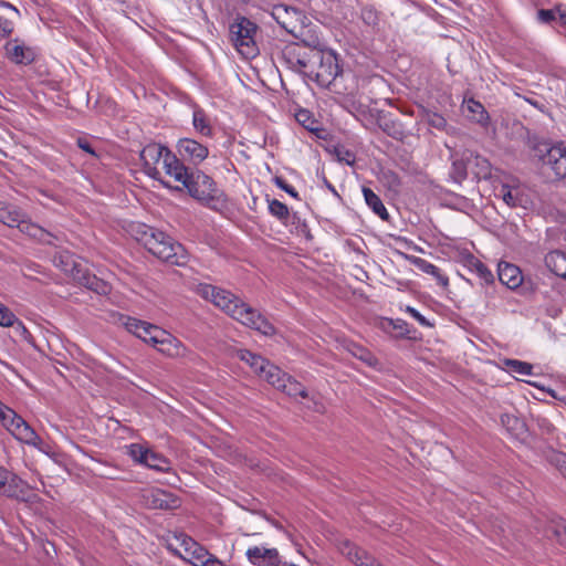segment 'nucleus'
Returning <instances> with one entry per match:
<instances>
[{"mask_svg":"<svg viewBox=\"0 0 566 566\" xmlns=\"http://www.w3.org/2000/svg\"><path fill=\"white\" fill-rule=\"evenodd\" d=\"M196 293L206 301H210L216 307L241 324L258 331L265 336L275 334V327L265 316L255 308L244 303L237 295L224 289L200 283L196 286Z\"/></svg>","mask_w":566,"mask_h":566,"instance_id":"f257e3e1","label":"nucleus"},{"mask_svg":"<svg viewBox=\"0 0 566 566\" xmlns=\"http://www.w3.org/2000/svg\"><path fill=\"white\" fill-rule=\"evenodd\" d=\"M256 23L243 15H238L229 25V38L235 50L245 57H254L259 53L256 45Z\"/></svg>","mask_w":566,"mask_h":566,"instance_id":"f03ea898","label":"nucleus"},{"mask_svg":"<svg viewBox=\"0 0 566 566\" xmlns=\"http://www.w3.org/2000/svg\"><path fill=\"white\" fill-rule=\"evenodd\" d=\"M157 259L172 265H184L188 260L187 252L182 244L175 241L163 231H158L146 248Z\"/></svg>","mask_w":566,"mask_h":566,"instance_id":"7ed1b4c3","label":"nucleus"},{"mask_svg":"<svg viewBox=\"0 0 566 566\" xmlns=\"http://www.w3.org/2000/svg\"><path fill=\"white\" fill-rule=\"evenodd\" d=\"M184 188L188 190L192 198L208 207H212L220 196L213 179L201 170H191ZM172 189L180 191L182 187L177 186L172 187Z\"/></svg>","mask_w":566,"mask_h":566,"instance_id":"20e7f679","label":"nucleus"},{"mask_svg":"<svg viewBox=\"0 0 566 566\" xmlns=\"http://www.w3.org/2000/svg\"><path fill=\"white\" fill-rule=\"evenodd\" d=\"M0 423L20 442L40 449L42 439L29 423L8 406L0 408Z\"/></svg>","mask_w":566,"mask_h":566,"instance_id":"39448f33","label":"nucleus"},{"mask_svg":"<svg viewBox=\"0 0 566 566\" xmlns=\"http://www.w3.org/2000/svg\"><path fill=\"white\" fill-rule=\"evenodd\" d=\"M535 156L542 161L543 166L548 167L555 178L566 177V146L564 143L549 144L539 142L533 147Z\"/></svg>","mask_w":566,"mask_h":566,"instance_id":"423d86ee","label":"nucleus"},{"mask_svg":"<svg viewBox=\"0 0 566 566\" xmlns=\"http://www.w3.org/2000/svg\"><path fill=\"white\" fill-rule=\"evenodd\" d=\"M313 73L310 78L314 80L318 85L328 87L342 73L336 55L331 51H314Z\"/></svg>","mask_w":566,"mask_h":566,"instance_id":"0eeeda50","label":"nucleus"},{"mask_svg":"<svg viewBox=\"0 0 566 566\" xmlns=\"http://www.w3.org/2000/svg\"><path fill=\"white\" fill-rule=\"evenodd\" d=\"M316 50L315 46H310V43L287 45L282 52V61L292 71L308 77L313 73L314 51Z\"/></svg>","mask_w":566,"mask_h":566,"instance_id":"6e6552de","label":"nucleus"},{"mask_svg":"<svg viewBox=\"0 0 566 566\" xmlns=\"http://www.w3.org/2000/svg\"><path fill=\"white\" fill-rule=\"evenodd\" d=\"M167 150H169L166 146H163L157 143H151L146 145L140 151V160L143 163L144 171L153 179L160 181V184L168 188L172 189L169 182L161 179V172L158 169V165L161 164L164 166V159Z\"/></svg>","mask_w":566,"mask_h":566,"instance_id":"1a4fd4ad","label":"nucleus"},{"mask_svg":"<svg viewBox=\"0 0 566 566\" xmlns=\"http://www.w3.org/2000/svg\"><path fill=\"white\" fill-rule=\"evenodd\" d=\"M0 222L10 228L17 227L21 232L34 238H41L43 232L42 228L27 220L20 209L4 202H0Z\"/></svg>","mask_w":566,"mask_h":566,"instance_id":"9d476101","label":"nucleus"},{"mask_svg":"<svg viewBox=\"0 0 566 566\" xmlns=\"http://www.w3.org/2000/svg\"><path fill=\"white\" fill-rule=\"evenodd\" d=\"M155 332L158 334V336L155 338V342L151 346L155 347L160 354L169 358H182L188 355L189 349L176 336L165 329Z\"/></svg>","mask_w":566,"mask_h":566,"instance_id":"9b49d317","label":"nucleus"},{"mask_svg":"<svg viewBox=\"0 0 566 566\" xmlns=\"http://www.w3.org/2000/svg\"><path fill=\"white\" fill-rule=\"evenodd\" d=\"M245 555L254 566H297L294 563L283 562L276 548L252 546L248 548Z\"/></svg>","mask_w":566,"mask_h":566,"instance_id":"f8f14e48","label":"nucleus"},{"mask_svg":"<svg viewBox=\"0 0 566 566\" xmlns=\"http://www.w3.org/2000/svg\"><path fill=\"white\" fill-rule=\"evenodd\" d=\"M272 17L286 32L295 38L300 36L302 28L295 23L303 17L300 10L285 4H276L273 7Z\"/></svg>","mask_w":566,"mask_h":566,"instance_id":"ddd939ff","label":"nucleus"},{"mask_svg":"<svg viewBox=\"0 0 566 566\" xmlns=\"http://www.w3.org/2000/svg\"><path fill=\"white\" fill-rule=\"evenodd\" d=\"M177 151L184 160L200 164L209 155V148L192 138H181L177 143Z\"/></svg>","mask_w":566,"mask_h":566,"instance_id":"4468645a","label":"nucleus"},{"mask_svg":"<svg viewBox=\"0 0 566 566\" xmlns=\"http://www.w3.org/2000/svg\"><path fill=\"white\" fill-rule=\"evenodd\" d=\"M123 325L127 332L134 334L143 342L153 345L158 334L155 331H161L157 325L150 324L145 321L137 319L135 317L127 316L123 319Z\"/></svg>","mask_w":566,"mask_h":566,"instance_id":"2eb2a0df","label":"nucleus"},{"mask_svg":"<svg viewBox=\"0 0 566 566\" xmlns=\"http://www.w3.org/2000/svg\"><path fill=\"white\" fill-rule=\"evenodd\" d=\"M177 538L180 539L185 552V554L178 555L191 565L202 566L205 560L210 556V553L191 537L180 534Z\"/></svg>","mask_w":566,"mask_h":566,"instance_id":"dca6fc26","label":"nucleus"},{"mask_svg":"<svg viewBox=\"0 0 566 566\" xmlns=\"http://www.w3.org/2000/svg\"><path fill=\"white\" fill-rule=\"evenodd\" d=\"M6 56L14 64L29 65L35 60V52L19 39L10 40L4 45Z\"/></svg>","mask_w":566,"mask_h":566,"instance_id":"f3484780","label":"nucleus"},{"mask_svg":"<svg viewBox=\"0 0 566 566\" xmlns=\"http://www.w3.org/2000/svg\"><path fill=\"white\" fill-rule=\"evenodd\" d=\"M499 196L511 208L521 207L527 209L532 205L530 196L520 185L503 184L499 189Z\"/></svg>","mask_w":566,"mask_h":566,"instance_id":"a211bd4d","label":"nucleus"},{"mask_svg":"<svg viewBox=\"0 0 566 566\" xmlns=\"http://www.w3.org/2000/svg\"><path fill=\"white\" fill-rule=\"evenodd\" d=\"M146 504L154 510H175L179 507V499L170 492L155 489L145 495Z\"/></svg>","mask_w":566,"mask_h":566,"instance_id":"6ab92c4d","label":"nucleus"},{"mask_svg":"<svg viewBox=\"0 0 566 566\" xmlns=\"http://www.w3.org/2000/svg\"><path fill=\"white\" fill-rule=\"evenodd\" d=\"M163 169L165 170L166 175L172 177L177 182H180L182 187L185 186L191 172L170 150H167L166 153Z\"/></svg>","mask_w":566,"mask_h":566,"instance_id":"aec40b11","label":"nucleus"},{"mask_svg":"<svg viewBox=\"0 0 566 566\" xmlns=\"http://www.w3.org/2000/svg\"><path fill=\"white\" fill-rule=\"evenodd\" d=\"M7 481L0 489V493L12 499L27 501V493L30 486L27 482L20 479L17 474L7 472Z\"/></svg>","mask_w":566,"mask_h":566,"instance_id":"412c9836","label":"nucleus"},{"mask_svg":"<svg viewBox=\"0 0 566 566\" xmlns=\"http://www.w3.org/2000/svg\"><path fill=\"white\" fill-rule=\"evenodd\" d=\"M497 275L500 282L511 290L518 287L523 282L520 268L507 262L499 263Z\"/></svg>","mask_w":566,"mask_h":566,"instance_id":"4be33fe9","label":"nucleus"},{"mask_svg":"<svg viewBox=\"0 0 566 566\" xmlns=\"http://www.w3.org/2000/svg\"><path fill=\"white\" fill-rule=\"evenodd\" d=\"M342 553L356 566H382L376 559L369 556L364 549L346 542L342 548Z\"/></svg>","mask_w":566,"mask_h":566,"instance_id":"5701e85b","label":"nucleus"},{"mask_svg":"<svg viewBox=\"0 0 566 566\" xmlns=\"http://www.w3.org/2000/svg\"><path fill=\"white\" fill-rule=\"evenodd\" d=\"M378 326L382 332L392 334L395 337L410 338V325L401 318L394 319L384 317L380 319Z\"/></svg>","mask_w":566,"mask_h":566,"instance_id":"b1692460","label":"nucleus"},{"mask_svg":"<svg viewBox=\"0 0 566 566\" xmlns=\"http://www.w3.org/2000/svg\"><path fill=\"white\" fill-rule=\"evenodd\" d=\"M544 261L552 273L566 280V252L551 251L545 255Z\"/></svg>","mask_w":566,"mask_h":566,"instance_id":"393cba45","label":"nucleus"},{"mask_svg":"<svg viewBox=\"0 0 566 566\" xmlns=\"http://www.w3.org/2000/svg\"><path fill=\"white\" fill-rule=\"evenodd\" d=\"M501 423L503 428L506 430V432L515 439L523 438L526 433L525 422L515 415H501Z\"/></svg>","mask_w":566,"mask_h":566,"instance_id":"a878e982","label":"nucleus"},{"mask_svg":"<svg viewBox=\"0 0 566 566\" xmlns=\"http://www.w3.org/2000/svg\"><path fill=\"white\" fill-rule=\"evenodd\" d=\"M412 264L421 272L433 276L441 286H447L449 284L448 276H446L441 272V270L433 263H431L422 258L413 256Z\"/></svg>","mask_w":566,"mask_h":566,"instance_id":"bb28decb","label":"nucleus"},{"mask_svg":"<svg viewBox=\"0 0 566 566\" xmlns=\"http://www.w3.org/2000/svg\"><path fill=\"white\" fill-rule=\"evenodd\" d=\"M464 107L469 113V118L484 127H486L490 123V116L484 106L473 99L469 98L464 102Z\"/></svg>","mask_w":566,"mask_h":566,"instance_id":"cd10ccee","label":"nucleus"},{"mask_svg":"<svg viewBox=\"0 0 566 566\" xmlns=\"http://www.w3.org/2000/svg\"><path fill=\"white\" fill-rule=\"evenodd\" d=\"M465 264L470 272L474 273L483 284L493 283V273L482 261L473 255H469V258L465 260Z\"/></svg>","mask_w":566,"mask_h":566,"instance_id":"c85d7f7f","label":"nucleus"},{"mask_svg":"<svg viewBox=\"0 0 566 566\" xmlns=\"http://www.w3.org/2000/svg\"><path fill=\"white\" fill-rule=\"evenodd\" d=\"M192 125L197 133L205 137L213 136V128L210 119L202 108H195L192 113Z\"/></svg>","mask_w":566,"mask_h":566,"instance_id":"c756f323","label":"nucleus"},{"mask_svg":"<svg viewBox=\"0 0 566 566\" xmlns=\"http://www.w3.org/2000/svg\"><path fill=\"white\" fill-rule=\"evenodd\" d=\"M259 376L265 379L273 387L280 389L281 387H284V381L289 375L282 371L277 366L268 361V366Z\"/></svg>","mask_w":566,"mask_h":566,"instance_id":"7c9ffc66","label":"nucleus"},{"mask_svg":"<svg viewBox=\"0 0 566 566\" xmlns=\"http://www.w3.org/2000/svg\"><path fill=\"white\" fill-rule=\"evenodd\" d=\"M363 193L367 206L382 220H387L389 214L381 199L369 188L364 187Z\"/></svg>","mask_w":566,"mask_h":566,"instance_id":"2f4dec72","label":"nucleus"},{"mask_svg":"<svg viewBox=\"0 0 566 566\" xmlns=\"http://www.w3.org/2000/svg\"><path fill=\"white\" fill-rule=\"evenodd\" d=\"M238 357L240 360L247 363L252 370L260 375L262 370L268 366V360L263 358L260 355L253 354L252 352L248 349H239L237 352Z\"/></svg>","mask_w":566,"mask_h":566,"instance_id":"473e14b6","label":"nucleus"},{"mask_svg":"<svg viewBox=\"0 0 566 566\" xmlns=\"http://www.w3.org/2000/svg\"><path fill=\"white\" fill-rule=\"evenodd\" d=\"M144 467L157 472H169L171 470L170 461L160 453L149 450Z\"/></svg>","mask_w":566,"mask_h":566,"instance_id":"72a5a7b5","label":"nucleus"},{"mask_svg":"<svg viewBox=\"0 0 566 566\" xmlns=\"http://www.w3.org/2000/svg\"><path fill=\"white\" fill-rule=\"evenodd\" d=\"M159 230L149 227L145 223H136L132 226V233L136 241L142 243L145 248L148 247L150 240H153Z\"/></svg>","mask_w":566,"mask_h":566,"instance_id":"f704fd0d","label":"nucleus"},{"mask_svg":"<svg viewBox=\"0 0 566 566\" xmlns=\"http://www.w3.org/2000/svg\"><path fill=\"white\" fill-rule=\"evenodd\" d=\"M547 536L554 538L559 545L566 547V521L552 522L547 527Z\"/></svg>","mask_w":566,"mask_h":566,"instance_id":"c9c22d12","label":"nucleus"},{"mask_svg":"<svg viewBox=\"0 0 566 566\" xmlns=\"http://www.w3.org/2000/svg\"><path fill=\"white\" fill-rule=\"evenodd\" d=\"M547 536L554 538L559 545L566 547V521L552 522L547 527Z\"/></svg>","mask_w":566,"mask_h":566,"instance_id":"e433bc0d","label":"nucleus"},{"mask_svg":"<svg viewBox=\"0 0 566 566\" xmlns=\"http://www.w3.org/2000/svg\"><path fill=\"white\" fill-rule=\"evenodd\" d=\"M280 390L291 397H307L306 388L291 376H287L286 380L284 381V387H281Z\"/></svg>","mask_w":566,"mask_h":566,"instance_id":"4c0bfd02","label":"nucleus"},{"mask_svg":"<svg viewBox=\"0 0 566 566\" xmlns=\"http://www.w3.org/2000/svg\"><path fill=\"white\" fill-rule=\"evenodd\" d=\"M269 202V211L271 216L276 218L282 223H286L290 217L289 208L285 203L281 202L277 199H268Z\"/></svg>","mask_w":566,"mask_h":566,"instance_id":"58836bf2","label":"nucleus"},{"mask_svg":"<svg viewBox=\"0 0 566 566\" xmlns=\"http://www.w3.org/2000/svg\"><path fill=\"white\" fill-rule=\"evenodd\" d=\"M78 280L81 284L98 294H106L108 292V285L95 275L84 274Z\"/></svg>","mask_w":566,"mask_h":566,"instance_id":"ea45409f","label":"nucleus"},{"mask_svg":"<svg viewBox=\"0 0 566 566\" xmlns=\"http://www.w3.org/2000/svg\"><path fill=\"white\" fill-rule=\"evenodd\" d=\"M295 119L310 132L314 133L319 130L318 122L314 118L313 114L308 109H298L295 113Z\"/></svg>","mask_w":566,"mask_h":566,"instance_id":"a19ab883","label":"nucleus"},{"mask_svg":"<svg viewBox=\"0 0 566 566\" xmlns=\"http://www.w3.org/2000/svg\"><path fill=\"white\" fill-rule=\"evenodd\" d=\"M126 449L127 454L133 459V461L142 465L147 459V454L150 450V448L142 443H130Z\"/></svg>","mask_w":566,"mask_h":566,"instance_id":"79ce46f5","label":"nucleus"},{"mask_svg":"<svg viewBox=\"0 0 566 566\" xmlns=\"http://www.w3.org/2000/svg\"><path fill=\"white\" fill-rule=\"evenodd\" d=\"M505 366L511 373L528 376L533 374V365L517 359H506Z\"/></svg>","mask_w":566,"mask_h":566,"instance_id":"37998d69","label":"nucleus"},{"mask_svg":"<svg viewBox=\"0 0 566 566\" xmlns=\"http://www.w3.org/2000/svg\"><path fill=\"white\" fill-rule=\"evenodd\" d=\"M382 182L388 188V190L394 192H399L402 186L400 177L392 170L382 172Z\"/></svg>","mask_w":566,"mask_h":566,"instance_id":"c03bdc74","label":"nucleus"},{"mask_svg":"<svg viewBox=\"0 0 566 566\" xmlns=\"http://www.w3.org/2000/svg\"><path fill=\"white\" fill-rule=\"evenodd\" d=\"M474 163L478 168V170L475 171V176L478 178L486 179L488 177L491 176V165L488 159L481 156H475Z\"/></svg>","mask_w":566,"mask_h":566,"instance_id":"a18cd8bd","label":"nucleus"},{"mask_svg":"<svg viewBox=\"0 0 566 566\" xmlns=\"http://www.w3.org/2000/svg\"><path fill=\"white\" fill-rule=\"evenodd\" d=\"M426 119L429 126L439 130H444L448 125L447 119L436 112H427Z\"/></svg>","mask_w":566,"mask_h":566,"instance_id":"49530a36","label":"nucleus"},{"mask_svg":"<svg viewBox=\"0 0 566 566\" xmlns=\"http://www.w3.org/2000/svg\"><path fill=\"white\" fill-rule=\"evenodd\" d=\"M451 177L454 181L461 184L468 177L467 166L462 160H455L452 164Z\"/></svg>","mask_w":566,"mask_h":566,"instance_id":"de8ad7c7","label":"nucleus"},{"mask_svg":"<svg viewBox=\"0 0 566 566\" xmlns=\"http://www.w3.org/2000/svg\"><path fill=\"white\" fill-rule=\"evenodd\" d=\"M15 322V314L9 307L0 303V326H14Z\"/></svg>","mask_w":566,"mask_h":566,"instance_id":"09e8293b","label":"nucleus"},{"mask_svg":"<svg viewBox=\"0 0 566 566\" xmlns=\"http://www.w3.org/2000/svg\"><path fill=\"white\" fill-rule=\"evenodd\" d=\"M405 312L408 313L413 319H416L422 327L432 328L434 326L433 322H430L412 306H406Z\"/></svg>","mask_w":566,"mask_h":566,"instance_id":"8fccbe9b","label":"nucleus"},{"mask_svg":"<svg viewBox=\"0 0 566 566\" xmlns=\"http://www.w3.org/2000/svg\"><path fill=\"white\" fill-rule=\"evenodd\" d=\"M274 184L276 185V187L284 190L286 193H289L293 198H296V199L298 198V192L295 190V188L293 186H291L290 184H287L286 180L283 179L282 177H275Z\"/></svg>","mask_w":566,"mask_h":566,"instance_id":"3c124183","label":"nucleus"},{"mask_svg":"<svg viewBox=\"0 0 566 566\" xmlns=\"http://www.w3.org/2000/svg\"><path fill=\"white\" fill-rule=\"evenodd\" d=\"M361 18L369 25H374L378 21L377 11L373 7H365L361 10Z\"/></svg>","mask_w":566,"mask_h":566,"instance_id":"603ef678","label":"nucleus"},{"mask_svg":"<svg viewBox=\"0 0 566 566\" xmlns=\"http://www.w3.org/2000/svg\"><path fill=\"white\" fill-rule=\"evenodd\" d=\"M537 19L542 23H551L556 19V9H541L537 11Z\"/></svg>","mask_w":566,"mask_h":566,"instance_id":"864d4df0","label":"nucleus"},{"mask_svg":"<svg viewBox=\"0 0 566 566\" xmlns=\"http://www.w3.org/2000/svg\"><path fill=\"white\" fill-rule=\"evenodd\" d=\"M14 30L13 22L7 18L0 17V36L8 38Z\"/></svg>","mask_w":566,"mask_h":566,"instance_id":"5fc2aeb1","label":"nucleus"},{"mask_svg":"<svg viewBox=\"0 0 566 566\" xmlns=\"http://www.w3.org/2000/svg\"><path fill=\"white\" fill-rule=\"evenodd\" d=\"M337 157L339 161L345 163L346 165L353 166L356 161V156L354 153L347 149H342L337 151Z\"/></svg>","mask_w":566,"mask_h":566,"instance_id":"6e6d98bb","label":"nucleus"},{"mask_svg":"<svg viewBox=\"0 0 566 566\" xmlns=\"http://www.w3.org/2000/svg\"><path fill=\"white\" fill-rule=\"evenodd\" d=\"M15 332L18 333V335L25 339V340H29V338L31 337V334L30 332L28 331V328L24 326V324L17 317V322L14 324V326H12Z\"/></svg>","mask_w":566,"mask_h":566,"instance_id":"4d7b16f0","label":"nucleus"},{"mask_svg":"<svg viewBox=\"0 0 566 566\" xmlns=\"http://www.w3.org/2000/svg\"><path fill=\"white\" fill-rule=\"evenodd\" d=\"M353 354L355 356H357L359 359L364 360V361H367L369 364H371V359H373V356L371 354L366 350L365 348L360 347V346H354V350H353Z\"/></svg>","mask_w":566,"mask_h":566,"instance_id":"13d9d810","label":"nucleus"},{"mask_svg":"<svg viewBox=\"0 0 566 566\" xmlns=\"http://www.w3.org/2000/svg\"><path fill=\"white\" fill-rule=\"evenodd\" d=\"M77 146L84 150L85 153L90 154L93 157H97V154L95 153L94 148L92 147L91 143L86 138H78L77 139Z\"/></svg>","mask_w":566,"mask_h":566,"instance_id":"bf43d9fd","label":"nucleus"},{"mask_svg":"<svg viewBox=\"0 0 566 566\" xmlns=\"http://www.w3.org/2000/svg\"><path fill=\"white\" fill-rule=\"evenodd\" d=\"M202 566H226L220 559H218L214 555L210 554V556L205 560Z\"/></svg>","mask_w":566,"mask_h":566,"instance_id":"052dcab7","label":"nucleus"},{"mask_svg":"<svg viewBox=\"0 0 566 566\" xmlns=\"http://www.w3.org/2000/svg\"><path fill=\"white\" fill-rule=\"evenodd\" d=\"M556 15H558V20L563 25H566V8L562 6H556Z\"/></svg>","mask_w":566,"mask_h":566,"instance_id":"680f3d73","label":"nucleus"},{"mask_svg":"<svg viewBox=\"0 0 566 566\" xmlns=\"http://www.w3.org/2000/svg\"><path fill=\"white\" fill-rule=\"evenodd\" d=\"M558 470L560 471L562 475L566 479V457L559 461Z\"/></svg>","mask_w":566,"mask_h":566,"instance_id":"e2e57ef3","label":"nucleus"},{"mask_svg":"<svg viewBox=\"0 0 566 566\" xmlns=\"http://www.w3.org/2000/svg\"><path fill=\"white\" fill-rule=\"evenodd\" d=\"M7 472L8 470L3 467H0V489L3 486V483L7 481Z\"/></svg>","mask_w":566,"mask_h":566,"instance_id":"0e129e2a","label":"nucleus"},{"mask_svg":"<svg viewBox=\"0 0 566 566\" xmlns=\"http://www.w3.org/2000/svg\"><path fill=\"white\" fill-rule=\"evenodd\" d=\"M325 185H326V187L328 188V190H329L334 196L339 197V195H338L337 190L335 189V187H334L331 182H328L326 179H325Z\"/></svg>","mask_w":566,"mask_h":566,"instance_id":"69168bd1","label":"nucleus"},{"mask_svg":"<svg viewBox=\"0 0 566 566\" xmlns=\"http://www.w3.org/2000/svg\"><path fill=\"white\" fill-rule=\"evenodd\" d=\"M1 6L11 9L12 11H14L17 13V15H20V11L11 3L2 1Z\"/></svg>","mask_w":566,"mask_h":566,"instance_id":"338daca9","label":"nucleus"},{"mask_svg":"<svg viewBox=\"0 0 566 566\" xmlns=\"http://www.w3.org/2000/svg\"><path fill=\"white\" fill-rule=\"evenodd\" d=\"M249 1H250V0H240V2H242V3H247V2H249Z\"/></svg>","mask_w":566,"mask_h":566,"instance_id":"774afa93","label":"nucleus"}]
</instances>
